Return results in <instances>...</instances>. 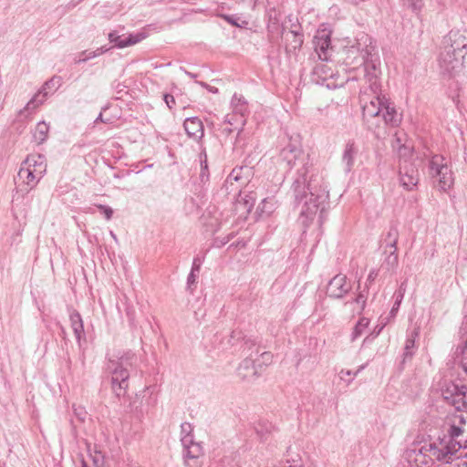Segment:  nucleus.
Wrapping results in <instances>:
<instances>
[{"mask_svg": "<svg viewBox=\"0 0 467 467\" xmlns=\"http://www.w3.org/2000/svg\"><path fill=\"white\" fill-rule=\"evenodd\" d=\"M344 53L347 66L353 69L363 67L364 78L371 91V94L366 90L361 91L359 96L363 119L368 128H379L380 121L386 126L398 127L401 122V115L382 93L379 81L380 59L374 39L366 33H359L350 45L344 47Z\"/></svg>", "mask_w": 467, "mask_h": 467, "instance_id": "obj_1", "label": "nucleus"}, {"mask_svg": "<svg viewBox=\"0 0 467 467\" xmlns=\"http://www.w3.org/2000/svg\"><path fill=\"white\" fill-rule=\"evenodd\" d=\"M278 161L285 169L296 170L297 178L292 184V191L296 203L300 209L299 223L306 231L315 221L317 213L321 223L329 193L322 175L315 171L310 155L305 153L299 146L289 143L281 150Z\"/></svg>", "mask_w": 467, "mask_h": 467, "instance_id": "obj_2", "label": "nucleus"}, {"mask_svg": "<svg viewBox=\"0 0 467 467\" xmlns=\"http://www.w3.org/2000/svg\"><path fill=\"white\" fill-rule=\"evenodd\" d=\"M465 47V36L459 31L451 30L443 37L438 55V65L442 74H451L461 67Z\"/></svg>", "mask_w": 467, "mask_h": 467, "instance_id": "obj_3", "label": "nucleus"}, {"mask_svg": "<svg viewBox=\"0 0 467 467\" xmlns=\"http://www.w3.org/2000/svg\"><path fill=\"white\" fill-rule=\"evenodd\" d=\"M426 448L433 462H438L441 464H451L459 458L462 446L450 435L443 432L442 437L426 443Z\"/></svg>", "mask_w": 467, "mask_h": 467, "instance_id": "obj_4", "label": "nucleus"}, {"mask_svg": "<svg viewBox=\"0 0 467 467\" xmlns=\"http://www.w3.org/2000/svg\"><path fill=\"white\" fill-rule=\"evenodd\" d=\"M134 355L127 353L118 360H109L108 370L111 373L112 389L118 397L124 395L130 377L129 368L132 366Z\"/></svg>", "mask_w": 467, "mask_h": 467, "instance_id": "obj_5", "label": "nucleus"}, {"mask_svg": "<svg viewBox=\"0 0 467 467\" xmlns=\"http://www.w3.org/2000/svg\"><path fill=\"white\" fill-rule=\"evenodd\" d=\"M442 429L443 432L450 435L462 448H467V410H457L448 414Z\"/></svg>", "mask_w": 467, "mask_h": 467, "instance_id": "obj_6", "label": "nucleus"}, {"mask_svg": "<svg viewBox=\"0 0 467 467\" xmlns=\"http://www.w3.org/2000/svg\"><path fill=\"white\" fill-rule=\"evenodd\" d=\"M193 427L189 422L181 425L182 444L183 446V457L186 467H199V458L202 455V447L193 441L192 434Z\"/></svg>", "mask_w": 467, "mask_h": 467, "instance_id": "obj_7", "label": "nucleus"}, {"mask_svg": "<svg viewBox=\"0 0 467 467\" xmlns=\"http://www.w3.org/2000/svg\"><path fill=\"white\" fill-rule=\"evenodd\" d=\"M429 172L438 182L441 191L449 190L454 182L453 174L448 161L442 155H434L429 163Z\"/></svg>", "mask_w": 467, "mask_h": 467, "instance_id": "obj_8", "label": "nucleus"}, {"mask_svg": "<svg viewBox=\"0 0 467 467\" xmlns=\"http://www.w3.org/2000/svg\"><path fill=\"white\" fill-rule=\"evenodd\" d=\"M232 113L225 116V123L244 127L249 115L247 100L241 94L234 93L231 99Z\"/></svg>", "mask_w": 467, "mask_h": 467, "instance_id": "obj_9", "label": "nucleus"}, {"mask_svg": "<svg viewBox=\"0 0 467 467\" xmlns=\"http://www.w3.org/2000/svg\"><path fill=\"white\" fill-rule=\"evenodd\" d=\"M403 458L409 467H431L433 464L429 451H427L426 443L420 447L408 448L403 453Z\"/></svg>", "mask_w": 467, "mask_h": 467, "instance_id": "obj_10", "label": "nucleus"}, {"mask_svg": "<svg viewBox=\"0 0 467 467\" xmlns=\"http://www.w3.org/2000/svg\"><path fill=\"white\" fill-rule=\"evenodd\" d=\"M43 177L21 165L16 181V193L25 196L36 187Z\"/></svg>", "mask_w": 467, "mask_h": 467, "instance_id": "obj_11", "label": "nucleus"}, {"mask_svg": "<svg viewBox=\"0 0 467 467\" xmlns=\"http://www.w3.org/2000/svg\"><path fill=\"white\" fill-rule=\"evenodd\" d=\"M464 387L452 381H444L441 388V395L449 404L458 410L461 400L465 397Z\"/></svg>", "mask_w": 467, "mask_h": 467, "instance_id": "obj_12", "label": "nucleus"}, {"mask_svg": "<svg viewBox=\"0 0 467 467\" xmlns=\"http://www.w3.org/2000/svg\"><path fill=\"white\" fill-rule=\"evenodd\" d=\"M351 288V284L348 282L347 276L339 274L329 281L327 287V294L333 298H342Z\"/></svg>", "mask_w": 467, "mask_h": 467, "instance_id": "obj_13", "label": "nucleus"}, {"mask_svg": "<svg viewBox=\"0 0 467 467\" xmlns=\"http://www.w3.org/2000/svg\"><path fill=\"white\" fill-rule=\"evenodd\" d=\"M400 181L404 189L411 191L419 182V172L415 165L408 163L407 160L400 167Z\"/></svg>", "mask_w": 467, "mask_h": 467, "instance_id": "obj_14", "label": "nucleus"}, {"mask_svg": "<svg viewBox=\"0 0 467 467\" xmlns=\"http://www.w3.org/2000/svg\"><path fill=\"white\" fill-rule=\"evenodd\" d=\"M313 44L315 50L321 60H327L330 49V35L325 30L318 31L314 36Z\"/></svg>", "mask_w": 467, "mask_h": 467, "instance_id": "obj_15", "label": "nucleus"}, {"mask_svg": "<svg viewBox=\"0 0 467 467\" xmlns=\"http://www.w3.org/2000/svg\"><path fill=\"white\" fill-rule=\"evenodd\" d=\"M21 165L42 177H44L47 172V160L45 156L41 154L28 155Z\"/></svg>", "mask_w": 467, "mask_h": 467, "instance_id": "obj_16", "label": "nucleus"}, {"mask_svg": "<svg viewBox=\"0 0 467 467\" xmlns=\"http://www.w3.org/2000/svg\"><path fill=\"white\" fill-rule=\"evenodd\" d=\"M184 130L189 136L194 140H199L203 137V125L197 117L187 118L183 123Z\"/></svg>", "mask_w": 467, "mask_h": 467, "instance_id": "obj_17", "label": "nucleus"}, {"mask_svg": "<svg viewBox=\"0 0 467 467\" xmlns=\"http://www.w3.org/2000/svg\"><path fill=\"white\" fill-rule=\"evenodd\" d=\"M388 238L389 239V243L386 245L385 252L389 253L385 260V264L388 266V269H394L398 265V254L396 253L397 247V233L395 231H390L388 234Z\"/></svg>", "mask_w": 467, "mask_h": 467, "instance_id": "obj_18", "label": "nucleus"}, {"mask_svg": "<svg viewBox=\"0 0 467 467\" xmlns=\"http://www.w3.org/2000/svg\"><path fill=\"white\" fill-rule=\"evenodd\" d=\"M254 360L251 358H245L237 368V376L241 380L251 381L258 377L257 370L254 368Z\"/></svg>", "mask_w": 467, "mask_h": 467, "instance_id": "obj_19", "label": "nucleus"}, {"mask_svg": "<svg viewBox=\"0 0 467 467\" xmlns=\"http://www.w3.org/2000/svg\"><path fill=\"white\" fill-rule=\"evenodd\" d=\"M41 106V101H37L36 98H32L26 106L21 109L16 117L15 121L25 123L28 120H30L34 115V113L36 111V109Z\"/></svg>", "mask_w": 467, "mask_h": 467, "instance_id": "obj_20", "label": "nucleus"}, {"mask_svg": "<svg viewBox=\"0 0 467 467\" xmlns=\"http://www.w3.org/2000/svg\"><path fill=\"white\" fill-rule=\"evenodd\" d=\"M357 153L358 148L356 147L355 142L353 140H348L346 143L342 153V163L345 166L346 171L348 172L351 171Z\"/></svg>", "mask_w": 467, "mask_h": 467, "instance_id": "obj_21", "label": "nucleus"}, {"mask_svg": "<svg viewBox=\"0 0 467 467\" xmlns=\"http://www.w3.org/2000/svg\"><path fill=\"white\" fill-rule=\"evenodd\" d=\"M59 85L60 78L53 77L43 84L41 88L33 96V98H36L37 101H41L42 105L48 97V90L52 89L53 91H55Z\"/></svg>", "mask_w": 467, "mask_h": 467, "instance_id": "obj_22", "label": "nucleus"}, {"mask_svg": "<svg viewBox=\"0 0 467 467\" xmlns=\"http://www.w3.org/2000/svg\"><path fill=\"white\" fill-rule=\"evenodd\" d=\"M267 32L270 41H275L283 36L284 27L280 25L279 19L276 16L273 17L270 16L267 24Z\"/></svg>", "mask_w": 467, "mask_h": 467, "instance_id": "obj_23", "label": "nucleus"}, {"mask_svg": "<svg viewBox=\"0 0 467 467\" xmlns=\"http://www.w3.org/2000/svg\"><path fill=\"white\" fill-rule=\"evenodd\" d=\"M69 319L75 337L78 342L80 343L81 338L85 335L82 318L78 312L73 311L69 315Z\"/></svg>", "mask_w": 467, "mask_h": 467, "instance_id": "obj_24", "label": "nucleus"}, {"mask_svg": "<svg viewBox=\"0 0 467 467\" xmlns=\"http://www.w3.org/2000/svg\"><path fill=\"white\" fill-rule=\"evenodd\" d=\"M392 148L398 151L400 158L410 157L412 153V150L410 146H406L403 143L402 136L400 132L394 134V140L392 141Z\"/></svg>", "mask_w": 467, "mask_h": 467, "instance_id": "obj_25", "label": "nucleus"}, {"mask_svg": "<svg viewBox=\"0 0 467 467\" xmlns=\"http://www.w3.org/2000/svg\"><path fill=\"white\" fill-rule=\"evenodd\" d=\"M49 131V125L45 121H40L36 124L33 131V140L36 144H42L47 139Z\"/></svg>", "mask_w": 467, "mask_h": 467, "instance_id": "obj_26", "label": "nucleus"}, {"mask_svg": "<svg viewBox=\"0 0 467 467\" xmlns=\"http://www.w3.org/2000/svg\"><path fill=\"white\" fill-rule=\"evenodd\" d=\"M368 285H366V287L363 290H359L358 292V295L351 302H347L346 305L348 304H356V307L354 308L355 311H357L358 314L362 313L363 310L366 307V303L368 299Z\"/></svg>", "mask_w": 467, "mask_h": 467, "instance_id": "obj_27", "label": "nucleus"}, {"mask_svg": "<svg viewBox=\"0 0 467 467\" xmlns=\"http://www.w3.org/2000/svg\"><path fill=\"white\" fill-rule=\"evenodd\" d=\"M256 340L255 338H252L249 337H244L242 338V353L243 355L246 356L245 358H251L253 357V354L258 353V349L256 348Z\"/></svg>", "mask_w": 467, "mask_h": 467, "instance_id": "obj_28", "label": "nucleus"}, {"mask_svg": "<svg viewBox=\"0 0 467 467\" xmlns=\"http://www.w3.org/2000/svg\"><path fill=\"white\" fill-rule=\"evenodd\" d=\"M368 325H369L368 318L364 317H360L358 319V323L356 324V326L354 327L353 331L351 332V335H350L351 341L357 340L364 333V331L368 328Z\"/></svg>", "mask_w": 467, "mask_h": 467, "instance_id": "obj_29", "label": "nucleus"}, {"mask_svg": "<svg viewBox=\"0 0 467 467\" xmlns=\"http://www.w3.org/2000/svg\"><path fill=\"white\" fill-rule=\"evenodd\" d=\"M109 40L110 43L114 44V47L118 48L127 47L128 45H123V43L127 42V36L122 35H119L116 31L110 32L109 34Z\"/></svg>", "mask_w": 467, "mask_h": 467, "instance_id": "obj_30", "label": "nucleus"}, {"mask_svg": "<svg viewBox=\"0 0 467 467\" xmlns=\"http://www.w3.org/2000/svg\"><path fill=\"white\" fill-rule=\"evenodd\" d=\"M105 51H106V49H103L102 47L98 48L97 50L91 51V52L85 51L80 54V56L78 59H76V63H78V64L84 63L91 58H94V57L103 54Z\"/></svg>", "mask_w": 467, "mask_h": 467, "instance_id": "obj_31", "label": "nucleus"}, {"mask_svg": "<svg viewBox=\"0 0 467 467\" xmlns=\"http://www.w3.org/2000/svg\"><path fill=\"white\" fill-rule=\"evenodd\" d=\"M148 35L144 31H140L135 34H130L129 36H127V42L123 43V45H128V47L133 46L135 44L141 42Z\"/></svg>", "mask_w": 467, "mask_h": 467, "instance_id": "obj_32", "label": "nucleus"}, {"mask_svg": "<svg viewBox=\"0 0 467 467\" xmlns=\"http://www.w3.org/2000/svg\"><path fill=\"white\" fill-rule=\"evenodd\" d=\"M418 336V331H414L412 333L411 337L407 338L406 344H405V358L408 356H411L412 352H410V349L414 348L415 343V337Z\"/></svg>", "mask_w": 467, "mask_h": 467, "instance_id": "obj_33", "label": "nucleus"}, {"mask_svg": "<svg viewBox=\"0 0 467 467\" xmlns=\"http://www.w3.org/2000/svg\"><path fill=\"white\" fill-rule=\"evenodd\" d=\"M351 376H353V372L349 369H341L339 372L340 379L345 381L348 386L353 381L354 377L351 378Z\"/></svg>", "mask_w": 467, "mask_h": 467, "instance_id": "obj_34", "label": "nucleus"}, {"mask_svg": "<svg viewBox=\"0 0 467 467\" xmlns=\"http://www.w3.org/2000/svg\"><path fill=\"white\" fill-rule=\"evenodd\" d=\"M282 467H303L301 460L298 455L295 458L287 459Z\"/></svg>", "mask_w": 467, "mask_h": 467, "instance_id": "obj_35", "label": "nucleus"}, {"mask_svg": "<svg viewBox=\"0 0 467 467\" xmlns=\"http://www.w3.org/2000/svg\"><path fill=\"white\" fill-rule=\"evenodd\" d=\"M260 209H261L262 213H265L266 214H270L273 212L274 203L272 202V201H269L267 199H264L262 201Z\"/></svg>", "mask_w": 467, "mask_h": 467, "instance_id": "obj_36", "label": "nucleus"}, {"mask_svg": "<svg viewBox=\"0 0 467 467\" xmlns=\"http://www.w3.org/2000/svg\"><path fill=\"white\" fill-rule=\"evenodd\" d=\"M234 126V130H238V136L240 135V132L243 130V127L240 125H230L225 123V120L223 121V127L222 128V132L225 135H230L233 132V129L231 127Z\"/></svg>", "mask_w": 467, "mask_h": 467, "instance_id": "obj_37", "label": "nucleus"}, {"mask_svg": "<svg viewBox=\"0 0 467 467\" xmlns=\"http://www.w3.org/2000/svg\"><path fill=\"white\" fill-rule=\"evenodd\" d=\"M92 458V462L96 467H99L104 462V456L101 454L100 451H95V454H90Z\"/></svg>", "mask_w": 467, "mask_h": 467, "instance_id": "obj_38", "label": "nucleus"}, {"mask_svg": "<svg viewBox=\"0 0 467 467\" xmlns=\"http://www.w3.org/2000/svg\"><path fill=\"white\" fill-rule=\"evenodd\" d=\"M98 208L104 213L107 220H110L113 214V210L106 205L99 204Z\"/></svg>", "mask_w": 467, "mask_h": 467, "instance_id": "obj_39", "label": "nucleus"}, {"mask_svg": "<svg viewBox=\"0 0 467 467\" xmlns=\"http://www.w3.org/2000/svg\"><path fill=\"white\" fill-rule=\"evenodd\" d=\"M290 34L294 37V42H295L294 48L300 47L302 46V44H303L302 36L300 34H297L295 31H290Z\"/></svg>", "mask_w": 467, "mask_h": 467, "instance_id": "obj_40", "label": "nucleus"}, {"mask_svg": "<svg viewBox=\"0 0 467 467\" xmlns=\"http://www.w3.org/2000/svg\"><path fill=\"white\" fill-rule=\"evenodd\" d=\"M260 358H261L263 364L269 365L272 363L273 355L271 352L265 351L261 354Z\"/></svg>", "mask_w": 467, "mask_h": 467, "instance_id": "obj_41", "label": "nucleus"}, {"mask_svg": "<svg viewBox=\"0 0 467 467\" xmlns=\"http://www.w3.org/2000/svg\"><path fill=\"white\" fill-rule=\"evenodd\" d=\"M163 99L170 109H171L175 105V99L172 95L164 94Z\"/></svg>", "mask_w": 467, "mask_h": 467, "instance_id": "obj_42", "label": "nucleus"}, {"mask_svg": "<svg viewBox=\"0 0 467 467\" xmlns=\"http://www.w3.org/2000/svg\"><path fill=\"white\" fill-rule=\"evenodd\" d=\"M244 169V167L234 169L232 171V172L230 173L229 178L233 179V180L236 181V182L239 181L241 179L240 174H241V172L243 171Z\"/></svg>", "mask_w": 467, "mask_h": 467, "instance_id": "obj_43", "label": "nucleus"}, {"mask_svg": "<svg viewBox=\"0 0 467 467\" xmlns=\"http://www.w3.org/2000/svg\"><path fill=\"white\" fill-rule=\"evenodd\" d=\"M412 9L416 12H420L423 7V0H410Z\"/></svg>", "mask_w": 467, "mask_h": 467, "instance_id": "obj_44", "label": "nucleus"}, {"mask_svg": "<svg viewBox=\"0 0 467 467\" xmlns=\"http://www.w3.org/2000/svg\"><path fill=\"white\" fill-rule=\"evenodd\" d=\"M200 162H201V166H202V173L204 172L205 170H207V155L205 152H202L200 154Z\"/></svg>", "mask_w": 467, "mask_h": 467, "instance_id": "obj_45", "label": "nucleus"}, {"mask_svg": "<svg viewBox=\"0 0 467 467\" xmlns=\"http://www.w3.org/2000/svg\"><path fill=\"white\" fill-rule=\"evenodd\" d=\"M464 398L461 400L459 410H467V388L464 387Z\"/></svg>", "mask_w": 467, "mask_h": 467, "instance_id": "obj_46", "label": "nucleus"}, {"mask_svg": "<svg viewBox=\"0 0 467 467\" xmlns=\"http://www.w3.org/2000/svg\"><path fill=\"white\" fill-rule=\"evenodd\" d=\"M377 276L378 271L376 269H372L368 275L366 285H369L376 279Z\"/></svg>", "mask_w": 467, "mask_h": 467, "instance_id": "obj_47", "label": "nucleus"}, {"mask_svg": "<svg viewBox=\"0 0 467 467\" xmlns=\"http://www.w3.org/2000/svg\"><path fill=\"white\" fill-rule=\"evenodd\" d=\"M325 67H326V65L325 64H320V65H317L315 68V72L316 73H318L319 71L323 72L325 74V77L324 78H327V77H331L332 76V72L330 74H328L327 72V70H325Z\"/></svg>", "mask_w": 467, "mask_h": 467, "instance_id": "obj_48", "label": "nucleus"}, {"mask_svg": "<svg viewBox=\"0 0 467 467\" xmlns=\"http://www.w3.org/2000/svg\"><path fill=\"white\" fill-rule=\"evenodd\" d=\"M243 3L247 5L249 8L254 10L256 6L257 0H242Z\"/></svg>", "mask_w": 467, "mask_h": 467, "instance_id": "obj_49", "label": "nucleus"}, {"mask_svg": "<svg viewBox=\"0 0 467 467\" xmlns=\"http://www.w3.org/2000/svg\"><path fill=\"white\" fill-rule=\"evenodd\" d=\"M195 279H196L195 272L191 271V273L189 274V275L187 277L188 285L190 286L191 285L194 284Z\"/></svg>", "mask_w": 467, "mask_h": 467, "instance_id": "obj_50", "label": "nucleus"}, {"mask_svg": "<svg viewBox=\"0 0 467 467\" xmlns=\"http://www.w3.org/2000/svg\"><path fill=\"white\" fill-rule=\"evenodd\" d=\"M402 298H403V292H400V296L397 297L394 306L391 309V312H394L396 309H398Z\"/></svg>", "mask_w": 467, "mask_h": 467, "instance_id": "obj_51", "label": "nucleus"}, {"mask_svg": "<svg viewBox=\"0 0 467 467\" xmlns=\"http://www.w3.org/2000/svg\"><path fill=\"white\" fill-rule=\"evenodd\" d=\"M224 19L231 25H234V26H238L236 21L230 16H224Z\"/></svg>", "mask_w": 467, "mask_h": 467, "instance_id": "obj_52", "label": "nucleus"}, {"mask_svg": "<svg viewBox=\"0 0 467 467\" xmlns=\"http://www.w3.org/2000/svg\"><path fill=\"white\" fill-rule=\"evenodd\" d=\"M199 270H200V265L197 264V259H194L193 260V264H192V271L199 272Z\"/></svg>", "mask_w": 467, "mask_h": 467, "instance_id": "obj_53", "label": "nucleus"}, {"mask_svg": "<svg viewBox=\"0 0 467 467\" xmlns=\"http://www.w3.org/2000/svg\"><path fill=\"white\" fill-rule=\"evenodd\" d=\"M366 368V365H361L356 372L353 373V377L358 376L364 368Z\"/></svg>", "mask_w": 467, "mask_h": 467, "instance_id": "obj_54", "label": "nucleus"}, {"mask_svg": "<svg viewBox=\"0 0 467 467\" xmlns=\"http://www.w3.org/2000/svg\"><path fill=\"white\" fill-rule=\"evenodd\" d=\"M374 338H375V337H374V336H372V337H371V335H370V336H368V337H366L364 338V340H363V344H367V343L370 342L371 340H373Z\"/></svg>", "mask_w": 467, "mask_h": 467, "instance_id": "obj_55", "label": "nucleus"}, {"mask_svg": "<svg viewBox=\"0 0 467 467\" xmlns=\"http://www.w3.org/2000/svg\"><path fill=\"white\" fill-rule=\"evenodd\" d=\"M382 328H383V326L379 327V328H376V330L374 331V337H375L380 333Z\"/></svg>", "mask_w": 467, "mask_h": 467, "instance_id": "obj_56", "label": "nucleus"}, {"mask_svg": "<svg viewBox=\"0 0 467 467\" xmlns=\"http://www.w3.org/2000/svg\"><path fill=\"white\" fill-rule=\"evenodd\" d=\"M99 121H103L102 114H101V113H100V114L99 115V117L96 119L95 123H97V122H99Z\"/></svg>", "mask_w": 467, "mask_h": 467, "instance_id": "obj_57", "label": "nucleus"}, {"mask_svg": "<svg viewBox=\"0 0 467 467\" xmlns=\"http://www.w3.org/2000/svg\"><path fill=\"white\" fill-rule=\"evenodd\" d=\"M246 197H248V195H247ZM249 198H250V200H251V202H250V207H253V206H254V199L253 197H251V196H249Z\"/></svg>", "mask_w": 467, "mask_h": 467, "instance_id": "obj_58", "label": "nucleus"}, {"mask_svg": "<svg viewBox=\"0 0 467 467\" xmlns=\"http://www.w3.org/2000/svg\"><path fill=\"white\" fill-rule=\"evenodd\" d=\"M81 467H88V463L85 462L83 458L81 459Z\"/></svg>", "mask_w": 467, "mask_h": 467, "instance_id": "obj_59", "label": "nucleus"}, {"mask_svg": "<svg viewBox=\"0 0 467 467\" xmlns=\"http://www.w3.org/2000/svg\"><path fill=\"white\" fill-rule=\"evenodd\" d=\"M209 91H211L213 93H216L218 91V89L216 88L211 87V88H209Z\"/></svg>", "mask_w": 467, "mask_h": 467, "instance_id": "obj_60", "label": "nucleus"}, {"mask_svg": "<svg viewBox=\"0 0 467 467\" xmlns=\"http://www.w3.org/2000/svg\"><path fill=\"white\" fill-rule=\"evenodd\" d=\"M233 334H234V335H233V337H236V336H239L241 333H240V332H234Z\"/></svg>", "mask_w": 467, "mask_h": 467, "instance_id": "obj_61", "label": "nucleus"}, {"mask_svg": "<svg viewBox=\"0 0 467 467\" xmlns=\"http://www.w3.org/2000/svg\"><path fill=\"white\" fill-rule=\"evenodd\" d=\"M75 413L78 415V416H81L82 412H77V409L75 410Z\"/></svg>", "mask_w": 467, "mask_h": 467, "instance_id": "obj_62", "label": "nucleus"}, {"mask_svg": "<svg viewBox=\"0 0 467 467\" xmlns=\"http://www.w3.org/2000/svg\"><path fill=\"white\" fill-rule=\"evenodd\" d=\"M188 75L191 77V78H194L195 75L192 74V73H188Z\"/></svg>", "mask_w": 467, "mask_h": 467, "instance_id": "obj_63", "label": "nucleus"}, {"mask_svg": "<svg viewBox=\"0 0 467 467\" xmlns=\"http://www.w3.org/2000/svg\"><path fill=\"white\" fill-rule=\"evenodd\" d=\"M110 234H111V236H112L114 239H116V235H115L112 232H111Z\"/></svg>", "mask_w": 467, "mask_h": 467, "instance_id": "obj_64", "label": "nucleus"}]
</instances>
